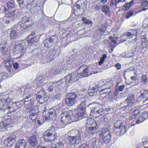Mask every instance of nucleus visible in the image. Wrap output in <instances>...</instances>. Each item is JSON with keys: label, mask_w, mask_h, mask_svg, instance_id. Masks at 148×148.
I'll return each instance as SVG.
<instances>
[{"label": "nucleus", "mask_w": 148, "mask_h": 148, "mask_svg": "<svg viewBox=\"0 0 148 148\" xmlns=\"http://www.w3.org/2000/svg\"><path fill=\"white\" fill-rule=\"evenodd\" d=\"M73 136H68L65 141L64 144L62 142L59 141L57 144L53 143L51 148H70L73 145H78L81 141V136L79 131L77 130L71 131Z\"/></svg>", "instance_id": "nucleus-1"}, {"label": "nucleus", "mask_w": 148, "mask_h": 148, "mask_svg": "<svg viewBox=\"0 0 148 148\" xmlns=\"http://www.w3.org/2000/svg\"><path fill=\"white\" fill-rule=\"evenodd\" d=\"M62 111L61 122L65 125L80 119L77 114L75 116L73 115V112L71 110L63 109Z\"/></svg>", "instance_id": "nucleus-2"}, {"label": "nucleus", "mask_w": 148, "mask_h": 148, "mask_svg": "<svg viewBox=\"0 0 148 148\" xmlns=\"http://www.w3.org/2000/svg\"><path fill=\"white\" fill-rule=\"evenodd\" d=\"M13 112V111H9L7 113V116H5L0 118V126L2 128L7 129L13 126L14 120L16 119L15 115L12 114V113Z\"/></svg>", "instance_id": "nucleus-3"}, {"label": "nucleus", "mask_w": 148, "mask_h": 148, "mask_svg": "<svg viewBox=\"0 0 148 148\" xmlns=\"http://www.w3.org/2000/svg\"><path fill=\"white\" fill-rule=\"evenodd\" d=\"M143 110L142 109L140 111L138 110H135L132 113V115L130 119L131 123L136 121L137 123H140L148 118V112H143L141 116L140 111Z\"/></svg>", "instance_id": "nucleus-4"}, {"label": "nucleus", "mask_w": 148, "mask_h": 148, "mask_svg": "<svg viewBox=\"0 0 148 148\" xmlns=\"http://www.w3.org/2000/svg\"><path fill=\"white\" fill-rule=\"evenodd\" d=\"M55 128L51 126L50 128L46 130L43 133V138L44 141L47 142L51 143L55 140L58 137L57 134L55 132L53 134V131H55Z\"/></svg>", "instance_id": "nucleus-5"}, {"label": "nucleus", "mask_w": 148, "mask_h": 148, "mask_svg": "<svg viewBox=\"0 0 148 148\" xmlns=\"http://www.w3.org/2000/svg\"><path fill=\"white\" fill-rule=\"evenodd\" d=\"M99 141L101 146L104 143L107 144L110 143L111 141V134L110 132L107 128L103 129L99 134Z\"/></svg>", "instance_id": "nucleus-6"}, {"label": "nucleus", "mask_w": 148, "mask_h": 148, "mask_svg": "<svg viewBox=\"0 0 148 148\" xmlns=\"http://www.w3.org/2000/svg\"><path fill=\"white\" fill-rule=\"evenodd\" d=\"M68 96V97L65 99V103L68 106H72L76 102L77 95L75 93H70Z\"/></svg>", "instance_id": "nucleus-7"}, {"label": "nucleus", "mask_w": 148, "mask_h": 148, "mask_svg": "<svg viewBox=\"0 0 148 148\" xmlns=\"http://www.w3.org/2000/svg\"><path fill=\"white\" fill-rule=\"evenodd\" d=\"M19 26H16L15 25L10 29V36L11 39L15 40L19 38L21 35L19 31Z\"/></svg>", "instance_id": "nucleus-8"}, {"label": "nucleus", "mask_w": 148, "mask_h": 148, "mask_svg": "<svg viewBox=\"0 0 148 148\" xmlns=\"http://www.w3.org/2000/svg\"><path fill=\"white\" fill-rule=\"evenodd\" d=\"M10 99L9 97H8L6 99H0V110H6L7 109L10 110L11 108V107L9 104L10 103Z\"/></svg>", "instance_id": "nucleus-9"}, {"label": "nucleus", "mask_w": 148, "mask_h": 148, "mask_svg": "<svg viewBox=\"0 0 148 148\" xmlns=\"http://www.w3.org/2000/svg\"><path fill=\"white\" fill-rule=\"evenodd\" d=\"M86 101H83L77 108L78 111L76 114L81 119L85 114L86 106Z\"/></svg>", "instance_id": "nucleus-10"}, {"label": "nucleus", "mask_w": 148, "mask_h": 148, "mask_svg": "<svg viewBox=\"0 0 148 148\" xmlns=\"http://www.w3.org/2000/svg\"><path fill=\"white\" fill-rule=\"evenodd\" d=\"M56 50L54 49H51L48 51L46 52V58L47 61L50 62L54 60L55 59L54 56L56 55Z\"/></svg>", "instance_id": "nucleus-11"}, {"label": "nucleus", "mask_w": 148, "mask_h": 148, "mask_svg": "<svg viewBox=\"0 0 148 148\" xmlns=\"http://www.w3.org/2000/svg\"><path fill=\"white\" fill-rule=\"evenodd\" d=\"M17 43H15V45L13 48V50L17 53L19 54H23L26 51V50L25 48H24L23 46L21 44L16 45Z\"/></svg>", "instance_id": "nucleus-12"}, {"label": "nucleus", "mask_w": 148, "mask_h": 148, "mask_svg": "<svg viewBox=\"0 0 148 148\" xmlns=\"http://www.w3.org/2000/svg\"><path fill=\"white\" fill-rule=\"evenodd\" d=\"M14 136L13 135H10L8 137L5 139L3 142V145L5 147H10L14 144L13 140H14Z\"/></svg>", "instance_id": "nucleus-13"}, {"label": "nucleus", "mask_w": 148, "mask_h": 148, "mask_svg": "<svg viewBox=\"0 0 148 148\" xmlns=\"http://www.w3.org/2000/svg\"><path fill=\"white\" fill-rule=\"evenodd\" d=\"M77 76L74 73H70L65 78V82L67 84L69 83H73L77 81L78 79Z\"/></svg>", "instance_id": "nucleus-14"}, {"label": "nucleus", "mask_w": 148, "mask_h": 148, "mask_svg": "<svg viewBox=\"0 0 148 148\" xmlns=\"http://www.w3.org/2000/svg\"><path fill=\"white\" fill-rule=\"evenodd\" d=\"M34 25V23L32 22V23L28 26L23 25L22 26H21L20 25L18 24L17 25H15L16 26H19V28H18L20 34L21 35L22 34L25 32L29 29H31L32 28V26Z\"/></svg>", "instance_id": "nucleus-15"}, {"label": "nucleus", "mask_w": 148, "mask_h": 148, "mask_svg": "<svg viewBox=\"0 0 148 148\" xmlns=\"http://www.w3.org/2000/svg\"><path fill=\"white\" fill-rule=\"evenodd\" d=\"M56 35V34L55 33L52 36H50L51 38H47L46 39L44 42V44L45 46L49 48L52 46L53 44V38H52V37H54Z\"/></svg>", "instance_id": "nucleus-16"}, {"label": "nucleus", "mask_w": 148, "mask_h": 148, "mask_svg": "<svg viewBox=\"0 0 148 148\" xmlns=\"http://www.w3.org/2000/svg\"><path fill=\"white\" fill-rule=\"evenodd\" d=\"M38 94H42V95H43L40 100L38 102L40 104H42L47 102L49 98V96L47 95L46 93L43 90H41L38 92Z\"/></svg>", "instance_id": "nucleus-17"}, {"label": "nucleus", "mask_w": 148, "mask_h": 148, "mask_svg": "<svg viewBox=\"0 0 148 148\" xmlns=\"http://www.w3.org/2000/svg\"><path fill=\"white\" fill-rule=\"evenodd\" d=\"M12 99H10V103H11V108H14V109H17L19 108H21L22 105L24 104V102L22 100L18 102H14L12 101Z\"/></svg>", "instance_id": "nucleus-18"}, {"label": "nucleus", "mask_w": 148, "mask_h": 148, "mask_svg": "<svg viewBox=\"0 0 148 148\" xmlns=\"http://www.w3.org/2000/svg\"><path fill=\"white\" fill-rule=\"evenodd\" d=\"M126 101H127L128 107H133L134 105L135 102L134 95L130 94L129 95Z\"/></svg>", "instance_id": "nucleus-19"}, {"label": "nucleus", "mask_w": 148, "mask_h": 148, "mask_svg": "<svg viewBox=\"0 0 148 148\" xmlns=\"http://www.w3.org/2000/svg\"><path fill=\"white\" fill-rule=\"evenodd\" d=\"M90 143L92 145V148H101V144L99 140L98 142H97L96 138H94L91 139Z\"/></svg>", "instance_id": "nucleus-20"}, {"label": "nucleus", "mask_w": 148, "mask_h": 148, "mask_svg": "<svg viewBox=\"0 0 148 148\" xmlns=\"http://www.w3.org/2000/svg\"><path fill=\"white\" fill-rule=\"evenodd\" d=\"M39 40V37L37 36L34 37H31V36H29L27 39V41L29 44L31 45L38 42Z\"/></svg>", "instance_id": "nucleus-21"}, {"label": "nucleus", "mask_w": 148, "mask_h": 148, "mask_svg": "<svg viewBox=\"0 0 148 148\" xmlns=\"http://www.w3.org/2000/svg\"><path fill=\"white\" fill-rule=\"evenodd\" d=\"M27 143L25 140L22 139L20 140L16 144L15 148H25Z\"/></svg>", "instance_id": "nucleus-22"}, {"label": "nucleus", "mask_w": 148, "mask_h": 148, "mask_svg": "<svg viewBox=\"0 0 148 148\" xmlns=\"http://www.w3.org/2000/svg\"><path fill=\"white\" fill-rule=\"evenodd\" d=\"M141 45L143 49L148 47V39L145 35L141 36L140 37Z\"/></svg>", "instance_id": "nucleus-23"}, {"label": "nucleus", "mask_w": 148, "mask_h": 148, "mask_svg": "<svg viewBox=\"0 0 148 148\" xmlns=\"http://www.w3.org/2000/svg\"><path fill=\"white\" fill-rule=\"evenodd\" d=\"M31 97V95H28L27 96H26L23 99H22L23 101L24 102V104L25 105H27V104H26V102H29L28 103H29V105H27V106H28L29 105V106H30V107H28L27 108L30 110L31 109H32V108L33 107V105L32 104V103L31 101V99H30V100H26L27 99H28L29 98Z\"/></svg>", "instance_id": "nucleus-24"}, {"label": "nucleus", "mask_w": 148, "mask_h": 148, "mask_svg": "<svg viewBox=\"0 0 148 148\" xmlns=\"http://www.w3.org/2000/svg\"><path fill=\"white\" fill-rule=\"evenodd\" d=\"M29 143L33 147L35 146L38 142L37 136L36 135H34L31 136L29 138Z\"/></svg>", "instance_id": "nucleus-25"}, {"label": "nucleus", "mask_w": 148, "mask_h": 148, "mask_svg": "<svg viewBox=\"0 0 148 148\" xmlns=\"http://www.w3.org/2000/svg\"><path fill=\"white\" fill-rule=\"evenodd\" d=\"M109 42L110 46L113 48L115 47L117 42V39L113 38L112 36H110L109 37Z\"/></svg>", "instance_id": "nucleus-26"}, {"label": "nucleus", "mask_w": 148, "mask_h": 148, "mask_svg": "<svg viewBox=\"0 0 148 148\" xmlns=\"http://www.w3.org/2000/svg\"><path fill=\"white\" fill-rule=\"evenodd\" d=\"M107 85H104L102 87H104V88L101 89V90L99 91L100 93H101V94L106 93L109 94L110 92L111 91V88H107L106 86Z\"/></svg>", "instance_id": "nucleus-27"}, {"label": "nucleus", "mask_w": 148, "mask_h": 148, "mask_svg": "<svg viewBox=\"0 0 148 148\" xmlns=\"http://www.w3.org/2000/svg\"><path fill=\"white\" fill-rule=\"evenodd\" d=\"M106 30V27L103 25H101L98 29H97L95 31V33L97 35L101 34H103Z\"/></svg>", "instance_id": "nucleus-28"}, {"label": "nucleus", "mask_w": 148, "mask_h": 148, "mask_svg": "<svg viewBox=\"0 0 148 148\" xmlns=\"http://www.w3.org/2000/svg\"><path fill=\"white\" fill-rule=\"evenodd\" d=\"M101 11L104 13L105 15H107L110 13V10L109 7L106 5H104L101 6Z\"/></svg>", "instance_id": "nucleus-29"}, {"label": "nucleus", "mask_w": 148, "mask_h": 148, "mask_svg": "<svg viewBox=\"0 0 148 148\" xmlns=\"http://www.w3.org/2000/svg\"><path fill=\"white\" fill-rule=\"evenodd\" d=\"M97 89L94 87H92V88H89L88 90V94L90 96H93L94 95H96L97 93Z\"/></svg>", "instance_id": "nucleus-30"}, {"label": "nucleus", "mask_w": 148, "mask_h": 148, "mask_svg": "<svg viewBox=\"0 0 148 148\" xmlns=\"http://www.w3.org/2000/svg\"><path fill=\"white\" fill-rule=\"evenodd\" d=\"M139 98L141 99L146 98L145 101H146L148 99V90H144L143 92L140 94Z\"/></svg>", "instance_id": "nucleus-31"}, {"label": "nucleus", "mask_w": 148, "mask_h": 148, "mask_svg": "<svg viewBox=\"0 0 148 148\" xmlns=\"http://www.w3.org/2000/svg\"><path fill=\"white\" fill-rule=\"evenodd\" d=\"M49 119H50L53 120L56 118L57 116V114L56 112V110H53L52 111L49 112Z\"/></svg>", "instance_id": "nucleus-32"}, {"label": "nucleus", "mask_w": 148, "mask_h": 148, "mask_svg": "<svg viewBox=\"0 0 148 148\" xmlns=\"http://www.w3.org/2000/svg\"><path fill=\"white\" fill-rule=\"evenodd\" d=\"M142 6L144 7H147V8H142V10L138 11V13H139L141 11H145L148 8V1H143L141 2Z\"/></svg>", "instance_id": "nucleus-33"}, {"label": "nucleus", "mask_w": 148, "mask_h": 148, "mask_svg": "<svg viewBox=\"0 0 148 148\" xmlns=\"http://www.w3.org/2000/svg\"><path fill=\"white\" fill-rule=\"evenodd\" d=\"M96 130L94 129L89 127L87 128L86 134L87 135L90 136L94 134L96 132Z\"/></svg>", "instance_id": "nucleus-34"}, {"label": "nucleus", "mask_w": 148, "mask_h": 148, "mask_svg": "<svg viewBox=\"0 0 148 148\" xmlns=\"http://www.w3.org/2000/svg\"><path fill=\"white\" fill-rule=\"evenodd\" d=\"M130 32L133 37H134V39L133 40L134 41L136 42L137 40V31L135 29H132L130 30Z\"/></svg>", "instance_id": "nucleus-35"}, {"label": "nucleus", "mask_w": 148, "mask_h": 148, "mask_svg": "<svg viewBox=\"0 0 148 148\" xmlns=\"http://www.w3.org/2000/svg\"><path fill=\"white\" fill-rule=\"evenodd\" d=\"M124 1V0H111L110 3V6L111 7L114 6L117 7V5L119 3L121 2Z\"/></svg>", "instance_id": "nucleus-36"}, {"label": "nucleus", "mask_w": 148, "mask_h": 148, "mask_svg": "<svg viewBox=\"0 0 148 148\" xmlns=\"http://www.w3.org/2000/svg\"><path fill=\"white\" fill-rule=\"evenodd\" d=\"M7 44L6 42L1 43L0 44V48L3 53L5 52L7 50Z\"/></svg>", "instance_id": "nucleus-37"}, {"label": "nucleus", "mask_w": 148, "mask_h": 148, "mask_svg": "<svg viewBox=\"0 0 148 148\" xmlns=\"http://www.w3.org/2000/svg\"><path fill=\"white\" fill-rule=\"evenodd\" d=\"M60 65H59L60 66ZM55 71H54V73L56 74H57L60 73L61 72L64 70L62 66H57L54 68Z\"/></svg>", "instance_id": "nucleus-38"}, {"label": "nucleus", "mask_w": 148, "mask_h": 148, "mask_svg": "<svg viewBox=\"0 0 148 148\" xmlns=\"http://www.w3.org/2000/svg\"><path fill=\"white\" fill-rule=\"evenodd\" d=\"M88 72V68H85L83 70V72L80 73V75L82 77H88L89 75Z\"/></svg>", "instance_id": "nucleus-39"}, {"label": "nucleus", "mask_w": 148, "mask_h": 148, "mask_svg": "<svg viewBox=\"0 0 148 148\" xmlns=\"http://www.w3.org/2000/svg\"><path fill=\"white\" fill-rule=\"evenodd\" d=\"M136 14H134V11L133 10H131L127 12L126 13L125 16V18L126 19H128L131 17L135 15Z\"/></svg>", "instance_id": "nucleus-40"}, {"label": "nucleus", "mask_w": 148, "mask_h": 148, "mask_svg": "<svg viewBox=\"0 0 148 148\" xmlns=\"http://www.w3.org/2000/svg\"><path fill=\"white\" fill-rule=\"evenodd\" d=\"M123 121L122 120H118L114 124V127L117 129L121 128L122 125Z\"/></svg>", "instance_id": "nucleus-41"}, {"label": "nucleus", "mask_w": 148, "mask_h": 148, "mask_svg": "<svg viewBox=\"0 0 148 148\" xmlns=\"http://www.w3.org/2000/svg\"><path fill=\"white\" fill-rule=\"evenodd\" d=\"M134 3V0H132L131 1L128 3H125L123 5V7L125 10H128Z\"/></svg>", "instance_id": "nucleus-42"}, {"label": "nucleus", "mask_w": 148, "mask_h": 148, "mask_svg": "<svg viewBox=\"0 0 148 148\" xmlns=\"http://www.w3.org/2000/svg\"><path fill=\"white\" fill-rule=\"evenodd\" d=\"M6 67L8 69L12 67V62L10 60H6L4 61Z\"/></svg>", "instance_id": "nucleus-43"}, {"label": "nucleus", "mask_w": 148, "mask_h": 148, "mask_svg": "<svg viewBox=\"0 0 148 148\" xmlns=\"http://www.w3.org/2000/svg\"><path fill=\"white\" fill-rule=\"evenodd\" d=\"M49 112L48 110H45L42 112V116L46 120L49 119Z\"/></svg>", "instance_id": "nucleus-44"}, {"label": "nucleus", "mask_w": 148, "mask_h": 148, "mask_svg": "<svg viewBox=\"0 0 148 148\" xmlns=\"http://www.w3.org/2000/svg\"><path fill=\"white\" fill-rule=\"evenodd\" d=\"M95 121L93 119L90 118H88L87 120V122L86 124V126L89 127L92 123Z\"/></svg>", "instance_id": "nucleus-45"}, {"label": "nucleus", "mask_w": 148, "mask_h": 148, "mask_svg": "<svg viewBox=\"0 0 148 148\" xmlns=\"http://www.w3.org/2000/svg\"><path fill=\"white\" fill-rule=\"evenodd\" d=\"M29 20L28 17L26 16L22 18L21 20L20 21L18 24H20V25H21V23L24 24L27 22H29Z\"/></svg>", "instance_id": "nucleus-46"}, {"label": "nucleus", "mask_w": 148, "mask_h": 148, "mask_svg": "<svg viewBox=\"0 0 148 148\" xmlns=\"http://www.w3.org/2000/svg\"><path fill=\"white\" fill-rule=\"evenodd\" d=\"M14 4V1H12V2L10 1L8 2L7 3V6L8 9H10L14 8L15 6Z\"/></svg>", "instance_id": "nucleus-47"}, {"label": "nucleus", "mask_w": 148, "mask_h": 148, "mask_svg": "<svg viewBox=\"0 0 148 148\" xmlns=\"http://www.w3.org/2000/svg\"><path fill=\"white\" fill-rule=\"evenodd\" d=\"M107 58L106 54H104L103 55L102 57H101L100 59V61L99 62L98 64L99 65H101L104 62L105 59Z\"/></svg>", "instance_id": "nucleus-48"}, {"label": "nucleus", "mask_w": 148, "mask_h": 148, "mask_svg": "<svg viewBox=\"0 0 148 148\" xmlns=\"http://www.w3.org/2000/svg\"><path fill=\"white\" fill-rule=\"evenodd\" d=\"M16 10L14 9L12 11H9L8 13H6V15L9 17H12L15 15V12Z\"/></svg>", "instance_id": "nucleus-49"}, {"label": "nucleus", "mask_w": 148, "mask_h": 148, "mask_svg": "<svg viewBox=\"0 0 148 148\" xmlns=\"http://www.w3.org/2000/svg\"><path fill=\"white\" fill-rule=\"evenodd\" d=\"M37 118V116L35 113H31L29 116V119L32 121L35 120Z\"/></svg>", "instance_id": "nucleus-50"}, {"label": "nucleus", "mask_w": 148, "mask_h": 148, "mask_svg": "<svg viewBox=\"0 0 148 148\" xmlns=\"http://www.w3.org/2000/svg\"><path fill=\"white\" fill-rule=\"evenodd\" d=\"M120 132L121 134H123L127 132L126 128L125 125H123L121 127Z\"/></svg>", "instance_id": "nucleus-51"}, {"label": "nucleus", "mask_w": 148, "mask_h": 148, "mask_svg": "<svg viewBox=\"0 0 148 148\" xmlns=\"http://www.w3.org/2000/svg\"><path fill=\"white\" fill-rule=\"evenodd\" d=\"M147 81V77L145 75H142L141 77V82L143 83L144 84H145Z\"/></svg>", "instance_id": "nucleus-52"}, {"label": "nucleus", "mask_w": 148, "mask_h": 148, "mask_svg": "<svg viewBox=\"0 0 148 148\" xmlns=\"http://www.w3.org/2000/svg\"><path fill=\"white\" fill-rule=\"evenodd\" d=\"M82 21L84 22V23L86 24H90L92 23V22L89 20L87 19L85 17H83L82 19Z\"/></svg>", "instance_id": "nucleus-53"}, {"label": "nucleus", "mask_w": 148, "mask_h": 148, "mask_svg": "<svg viewBox=\"0 0 148 148\" xmlns=\"http://www.w3.org/2000/svg\"><path fill=\"white\" fill-rule=\"evenodd\" d=\"M90 127L94 129V130H97V129L98 126L95 121H94L89 127Z\"/></svg>", "instance_id": "nucleus-54"}, {"label": "nucleus", "mask_w": 148, "mask_h": 148, "mask_svg": "<svg viewBox=\"0 0 148 148\" xmlns=\"http://www.w3.org/2000/svg\"><path fill=\"white\" fill-rule=\"evenodd\" d=\"M38 92L37 94L36 98V100L38 102L40 100V99L43 96V95H42V94H38Z\"/></svg>", "instance_id": "nucleus-55"}, {"label": "nucleus", "mask_w": 148, "mask_h": 148, "mask_svg": "<svg viewBox=\"0 0 148 148\" xmlns=\"http://www.w3.org/2000/svg\"><path fill=\"white\" fill-rule=\"evenodd\" d=\"M125 86L123 85L120 86H119L117 90L119 91H122L125 88Z\"/></svg>", "instance_id": "nucleus-56"}, {"label": "nucleus", "mask_w": 148, "mask_h": 148, "mask_svg": "<svg viewBox=\"0 0 148 148\" xmlns=\"http://www.w3.org/2000/svg\"><path fill=\"white\" fill-rule=\"evenodd\" d=\"M96 112L97 113L100 114V115L103 114V111L102 108H100L99 110H97Z\"/></svg>", "instance_id": "nucleus-57"}, {"label": "nucleus", "mask_w": 148, "mask_h": 148, "mask_svg": "<svg viewBox=\"0 0 148 148\" xmlns=\"http://www.w3.org/2000/svg\"><path fill=\"white\" fill-rule=\"evenodd\" d=\"M125 35L129 38H132L133 37L131 34L130 32H126Z\"/></svg>", "instance_id": "nucleus-58"}, {"label": "nucleus", "mask_w": 148, "mask_h": 148, "mask_svg": "<svg viewBox=\"0 0 148 148\" xmlns=\"http://www.w3.org/2000/svg\"><path fill=\"white\" fill-rule=\"evenodd\" d=\"M115 67L117 70H119L121 69V66L120 63H118L115 64Z\"/></svg>", "instance_id": "nucleus-59"}, {"label": "nucleus", "mask_w": 148, "mask_h": 148, "mask_svg": "<svg viewBox=\"0 0 148 148\" xmlns=\"http://www.w3.org/2000/svg\"><path fill=\"white\" fill-rule=\"evenodd\" d=\"M13 66L15 69H17L18 68L19 64L18 63L15 62L13 64Z\"/></svg>", "instance_id": "nucleus-60"}, {"label": "nucleus", "mask_w": 148, "mask_h": 148, "mask_svg": "<svg viewBox=\"0 0 148 148\" xmlns=\"http://www.w3.org/2000/svg\"><path fill=\"white\" fill-rule=\"evenodd\" d=\"M78 148H87V147L86 144L84 143L81 145Z\"/></svg>", "instance_id": "nucleus-61"}, {"label": "nucleus", "mask_w": 148, "mask_h": 148, "mask_svg": "<svg viewBox=\"0 0 148 148\" xmlns=\"http://www.w3.org/2000/svg\"><path fill=\"white\" fill-rule=\"evenodd\" d=\"M53 89V86L52 85H50L47 89V90L49 92H52Z\"/></svg>", "instance_id": "nucleus-62"}, {"label": "nucleus", "mask_w": 148, "mask_h": 148, "mask_svg": "<svg viewBox=\"0 0 148 148\" xmlns=\"http://www.w3.org/2000/svg\"><path fill=\"white\" fill-rule=\"evenodd\" d=\"M17 1L20 5L24 4V2L23 0H17Z\"/></svg>", "instance_id": "nucleus-63"}, {"label": "nucleus", "mask_w": 148, "mask_h": 148, "mask_svg": "<svg viewBox=\"0 0 148 148\" xmlns=\"http://www.w3.org/2000/svg\"><path fill=\"white\" fill-rule=\"evenodd\" d=\"M143 145L145 147V148H148V143H147L146 142H145L143 143Z\"/></svg>", "instance_id": "nucleus-64"}]
</instances>
